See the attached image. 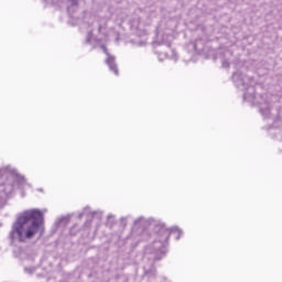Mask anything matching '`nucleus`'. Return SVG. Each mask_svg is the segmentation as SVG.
I'll use <instances>...</instances> for the list:
<instances>
[{"mask_svg":"<svg viewBox=\"0 0 282 282\" xmlns=\"http://www.w3.org/2000/svg\"><path fill=\"white\" fill-rule=\"evenodd\" d=\"M44 232V215L36 209L21 213L12 227V234L18 237L20 242L33 239L36 235L43 237Z\"/></svg>","mask_w":282,"mask_h":282,"instance_id":"1","label":"nucleus"},{"mask_svg":"<svg viewBox=\"0 0 282 282\" xmlns=\"http://www.w3.org/2000/svg\"><path fill=\"white\" fill-rule=\"evenodd\" d=\"M105 53L107 55V58H106L107 66H109L110 70L115 74V76L120 75L116 64V58L108 53L107 48H105Z\"/></svg>","mask_w":282,"mask_h":282,"instance_id":"2","label":"nucleus"},{"mask_svg":"<svg viewBox=\"0 0 282 282\" xmlns=\"http://www.w3.org/2000/svg\"><path fill=\"white\" fill-rule=\"evenodd\" d=\"M70 3H72V6H78V0H68Z\"/></svg>","mask_w":282,"mask_h":282,"instance_id":"3","label":"nucleus"},{"mask_svg":"<svg viewBox=\"0 0 282 282\" xmlns=\"http://www.w3.org/2000/svg\"><path fill=\"white\" fill-rule=\"evenodd\" d=\"M165 235H166V239H169V231L167 230L165 231Z\"/></svg>","mask_w":282,"mask_h":282,"instance_id":"4","label":"nucleus"}]
</instances>
